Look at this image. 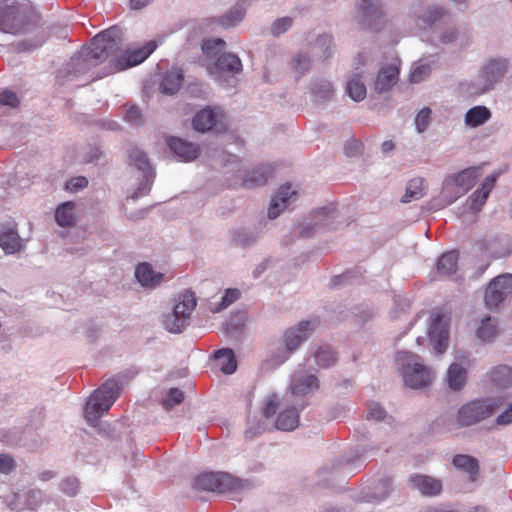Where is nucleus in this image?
<instances>
[{
    "label": "nucleus",
    "instance_id": "412c9836",
    "mask_svg": "<svg viewBox=\"0 0 512 512\" xmlns=\"http://www.w3.org/2000/svg\"><path fill=\"white\" fill-rule=\"evenodd\" d=\"M411 489L419 491L422 496L434 497L442 492V482L429 475L414 473L408 478Z\"/></svg>",
    "mask_w": 512,
    "mask_h": 512
},
{
    "label": "nucleus",
    "instance_id": "58836bf2",
    "mask_svg": "<svg viewBox=\"0 0 512 512\" xmlns=\"http://www.w3.org/2000/svg\"><path fill=\"white\" fill-rule=\"evenodd\" d=\"M334 211L332 205L319 207L310 213L309 218L311 221L319 222L317 227L320 231L330 230L334 222Z\"/></svg>",
    "mask_w": 512,
    "mask_h": 512
},
{
    "label": "nucleus",
    "instance_id": "bb28decb",
    "mask_svg": "<svg viewBox=\"0 0 512 512\" xmlns=\"http://www.w3.org/2000/svg\"><path fill=\"white\" fill-rule=\"evenodd\" d=\"M334 38L328 33L319 34L315 41L310 44L313 57L320 62L329 60L334 54Z\"/></svg>",
    "mask_w": 512,
    "mask_h": 512
},
{
    "label": "nucleus",
    "instance_id": "4c0bfd02",
    "mask_svg": "<svg viewBox=\"0 0 512 512\" xmlns=\"http://www.w3.org/2000/svg\"><path fill=\"white\" fill-rule=\"evenodd\" d=\"M467 382V370L459 363H452L447 370V385L453 391H461Z\"/></svg>",
    "mask_w": 512,
    "mask_h": 512
},
{
    "label": "nucleus",
    "instance_id": "2f4dec72",
    "mask_svg": "<svg viewBox=\"0 0 512 512\" xmlns=\"http://www.w3.org/2000/svg\"><path fill=\"white\" fill-rule=\"evenodd\" d=\"M479 176L478 168L469 167L463 169L457 174L449 176L450 182L459 190L461 193H467L476 183V179Z\"/></svg>",
    "mask_w": 512,
    "mask_h": 512
},
{
    "label": "nucleus",
    "instance_id": "f257e3e1",
    "mask_svg": "<svg viewBox=\"0 0 512 512\" xmlns=\"http://www.w3.org/2000/svg\"><path fill=\"white\" fill-rule=\"evenodd\" d=\"M0 31L13 35L32 34L16 44L18 52H30L48 39L40 13L30 0H0Z\"/></svg>",
    "mask_w": 512,
    "mask_h": 512
},
{
    "label": "nucleus",
    "instance_id": "a211bd4d",
    "mask_svg": "<svg viewBox=\"0 0 512 512\" xmlns=\"http://www.w3.org/2000/svg\"><path fill=\"white\" fill-rule=\"evenodd\" d=\"M157 48L155 40L148 41L143 47L126 50L120 57L113 58L111 62L115 71H123L144 62Z\"/></svg>",
    "mask_w": 512,
    "mask_h": 512
},
{
    "label": "nucleus",
    "instance_id": "052dcab7",
    "mask_svg": "<svg viewBox=\"0 0 512 512\" xmlns=\"http://www.w3.org/2000/svg\"><path fill=\"white\" fill-rule=\"evenodd\" d=\"M184 400V393L179 388H170L162 402L163 408L167 411L171 410L176 405H179Z\"/></svg>",
    "mask_w": 512,
    "mask_h": 512
},
{
    "label": "nucleus",
    "instance_id": "f8f14e48",
    "mask_svg": "<svg viewBox=\"0 0 512 512\" xmlns=\"http://www.w3.org/2000/svg\"><path fill=\"white\" fill-rule=\"evenodd\" d=\"M358 23L363 29L378 31L384 23L382 0H358L356 2Z\"/></svg>",
    "mask_w": 512,
    "mask_h": 512
},
{
    "label": "nucleus",
    "instance_id": "cd10ccee",
    "mask_svg": "<svg viewBox=\"0 0 512 512\" xmlns=\"http://www.w3.org/2000/svg\"><path fill=\"white\" fill-rule=\"evenodd\" d=\"M231 243L237 247L248 249L256 245L259 231L255 227H238L230 230Z\"/></svg>",
    "mask_w": 512,
    "mask_h": 512
},
{
    "label": "nucleus",
    "instance_id": "5701e85b",
    "mask_svg": "<svg viewBox=\"0 0 512 512\" xmlns=\"http://www.w3.org/2000/svg\"><path fill=\"white\" fill-rule=\"evenodd\" d=\"M309 90L313 102L322 105L330 102L335 94L333 84L322 77L312 79L309 84Z\"/></svg>",
    "mask_w": 512,
    "mask_h": 512
},
{
    "label": "nucleus",
    "instance_id": "0eeeda50",
    "mask_svg": "<svg viewBox=\"0 0 512 512\" xmlns=\"http://www.w3.org/2000/svg\"><path fill=\"white\" fill-rule=\"evenodd\" d=\"M196 305L195 293L190 289L184 290L179 294L178 302L174 305L172 313L164 317V328L170 333H182Z\"/></svg>",
    "mask_w": 512,
    "mask_h": 512
},
{
    "label": "nucleus",
    "instance_id": "e433bc0d",
    "mask_svg": "<svg viewBox=\"0 0 512 512\" xmlns=\"http://www.w3.org/2000/svg\"><path fill=\"white\" fill-rule=\"evenodd\" d=\"M184 74L181 69L167 71L160 83L159 90L165 95H174L182 85Z\"/></svg>",
    "mask_w": 512,
    "mask_h": 512
},
{
    "label": "nucleus",
    "instance_id": "4468645a",
    "mask_svg": "<svg viewBox=\"0 0 512 512\" xmlns=\"http://www.w3.org/2000/svg\"><path fill=\"white\" fill-rule=\"evenodd\" d=\"M223 112L219 107L206 106L200 109L192 119V127L199 133L215 131L224 133L226 126L221 122Z\"/></svg>",
    "mask_w": 512,
    "mask_h": 512
},
{
    "label": "nucleus",
    "instance_id": "603ef678",
    "mask_svg": "<svg viewBox=\"0 0 512 512\" xmlns=\"http://www.w3.org/2000/svg\"><path fill=\"white\" fill-rule=\"evenodd\" d=\"M461 190L457 189L451 182L450 179H446L443 184V190L441 193L440 201L442 206H447L454 203L460 196Z\"/></svg>",
    "mask_w": 512,
    "mask_h": 512
},
{
    "label": "nucleus",
    "instance_id": "72a5a7b5",
    "mask_svg": "<svg viewBox=\"0 0 512 512\" xmlns=\"http://www.w3.org/2000/svg\"><path fill=\"white\" fill-rule=\"evenodd\" d=\"M492 117L491 110L484 105H476L468 109L464 115V123L469 128H478Z\"/></svg>",
    "mask_w": 512,
    "mask_h": 512
},
{
    "label": "nucleus",
    "instance_id": "9b49d317",
    "mask_svg": "<svg viewBox=\"0 0 512 512\" xmlns=\"http://www.w3.org/2000/svg\"><path fill=\"white\" fill-rule=\"evenodd\" d=\"M320 386V381L313 374L294 376L289 385V392L284 397L285 402L297 404L300 408L308 406V397Z\"/></svg>",
    "mask_w": 512,
    "mask_h": 512
},
{
    "label": "nucleus",
    "instance_id": "c03bdc74",
    "mask_svg": "<svg viewBox=\"0 0 512 512\" xmlns=\"http://www.w3.org/2000/svg\"><path fill=\"white\" fill-rule=\"evenodd\" d=\"M316 365L319 368H329L337 362V354L329 345L319 346L313 353Z\"/></svg>",
    "mask_w": 512,
    "mask_h": 512
},
{
    "label": "nucleus",
    "instance_id": "ddd939ff",
    "mask_svg": "<svg viewBox=\"0 0 512 512\" xmlns=\"http://www.w3.org/2000/svg\"><path fill=\"white\" fill-rule=\"evenodd\" d=\"M509 67V61L503 57L488 59L480 69L479 78L482 86L479 93L484 94L492 91L503 79Z\"/></svg>",
    "mask_w": 512,
    "mask_h": 512
},
{
    "label": "nucleus",
    "instance_id": "f03ea898",
    "mask_svg": "<svg viewBox=\"0 0 512 512\" xmlns=\"http://www.w3.org/2000/svg\"><path fill=\"white\" fill-rule=\"evenodd\" d=\"M138 373L139 368L132 366L105 381L87 399L84 406L85 419L90 422L96 421L104 412L108 411L121 394L124 386Z\"/></svg>",
    "mask_w": 512,
    "mask_h": 512
},
{
    "label": "nucleus",
    "instance_id": "37998d69",
    "mask_svg": "<svg viewBox=\"0 0 512 512\" xmlns=\"http://www.w3.org/2000/svg\"><path fill=\"white\" fill-rule=\"evenodd\" d=\"M452 464L466 472L470 475V478L473 480L475 476L478 475L479 472V463L478 460L470 455L466 454H458L453 457Z\"/></svg>",
    "mask_w": 512,
    "mask_h": 512
},
{
    "label": "nucleus",
    "instance_id": "338daca9",
    "mask_svg": "<svg viewBox=\"0 0 512 512\" xmlns=\"http://www.w3.org/2000/svg\"><path fill=\"white\" fill-rule=\"evenodd\" d=\"M318 224L319 222L311 221L310 218H308L306 221L296 226V232L303 238H311L316 233L320 232L317 227Z\"/></svg>",
    "mask_w": 512,
    "mask_h": 512
},
{
    "label": "nucleus",
    "instance_id": "0e129e2a",
    "mask_svg": "<svg viewBox=\"0 0 512 512\" xmlns=\"http://www.w3.org/2000/svg\"><path fill=\"white\" fill-rule=\"evenodd\" d=\"M490 194L481 189H476L468 198L469 208L475 212L480 211Z\"/></svg>",
    "mask_w": 512,
    "mask_h": 512
},
{
    "label": "nucleus",
    "instance_id": "e2e57ef3",
    "mask_svg": "<svg viewBox=\"0 0 512 512\" xmlns=\"http://www.w3.org/2000/svg\"><path fill=\"white\" fill-rule=\"evenodd\" d=\"M432 115V109L430 107L422 108L415 117V128L417 132L423 133L427 130Z\"/></svg>",
    "mask_w": 512,
    "mask_h": 512
},
{
    "label": "nucleus",
    "instance_id": "2eb2a0df",
    "mask_svg": "<svg viewBox=\"0 0 512 512\" xmlns=\"http://www.w3.org/2000/svg\"><path fill=\"white\" fill-rule=\"evenodd\" d=\"M92 67L93 63H90L89 59L85 58V56L81 54V50H79L68 62L58 69L56 82L60 85H64L86 74Z\"/></svg>",
    "mask_w": 512,
    "mask_h": 512
},
{
    "label": "nucleus",
    "instance_id": "49530a36",
    "mask_svg": "<svg viewBox=\"0 0 512 512\" xmlns=\"http://www.w3.org/2000/svg\"><path fill=\"white\" fill-rule=\"evenodd\" d=\"M346 94L355 102L365 99L367 90L360 74H354L346 83Z\"/></svg>",
    "mask_w": 512,
    "mask_h": 512
},
{
    "label": "nucleus",
    "instance_id": "c85d7f7f",
    "mask_svg": "<svg viewBox=\"0 0 512 512\" xmlns=\"http://www.w3.org/2000/svg\"><path fill=\"white\" fill-rule=\"evenodd\" d=\"M135 278L145 288H155L164 279V274L154 271L148 262H142L136 266Z\"/></svg>",
    "mask_w": 512,
    "mask_h": 512
},
{
    "label": "nucleus",
    "instance_id": "1a4fd4ad",
    "mask_svg": "<svg viewBox=\"0 0 512 512\" xmlns=\"http://www.w3.org/2000/svg\"><path fill=\"white\" fill-rule=\"evenodd\" d=\"M195 486L205 491L224 493L243 489L246 481L234 478L226 472H205L196 477Z\"/></svg>",
    "mask_w": 512,
    "mask_h": 512
},
{
    "label": "nucleus",
    "instance_id": "6ab92c4d",
    "mask_svg": "<svg viewBox=\"0 0 512 512\" xmlns=\"http://www.w3.org/2000/svg\"><path fill=\"white\" fill-rule=\"evenodd\" d=\"M428 336L433 349L438 354H443L447 350L449 323L443 314L438 313L433 317L428 329Z\"/></svg>",
    "mask_w": 512,
    "mask_h": 512
},
{
    "label": "nucleus",
    "instance_id": "c756f323",
    "mask_svg": "<svg viewBox=\"0 0 512 512\" xmlns=\"http://www.w3.org/2000/svg\"><path fill=\"white\" fill-rule=\"evenodd\" d=\"M400 70L395 65H388L379 70L375 80V91L379 94L389 91L398 81Z\"/></svg>",
    "mask_w": 512,
    "mask_h": 512
},
{
    "label": "nucleus",
    "instance_id": "f704fd0d",
    "mask_svg": "<svg viewBox=\"0 0 512 512\" xmlns=\"http://www.w3.org/2000/svg\"><path fill=\"white\" fill-rule=\"evenodd\" d=\"M127 155L129 164L134 166L142 174L152 172L155 173L154 168L151 165L150 159L147 153L136 145H131L127 149Z\"/></svg>",
    "mask_w": 512,
    "mask_h": 512
},
{
    "label": "nucleus",
    "instance_id": "de8ad7c7",
    "mask_svg": "<svg viewBox=\"0 0 512 512\" xmlns=\"http://www.w3.org/2000/svg\"><path fill=\"white\" fill-rule=\"evenodd\" d=\"M245 321V313L237 311L225 324V333L234 339H240Z\"/></svg>",
    "mask_w": 512,
    "mask_h": 512
},
{
    "label": "nucleus",
    "instance_id": "5fc2aeb1",
    "mask_svg": "<svg viewBox=\"0 0 512 512\" xmlns=\"http://www.w3.org/2000/svg\"><path fill=\"white\" fill-rule=\"evenodd\" d=\"M240 291L237 288H228L224 291V294L221 297L220 302L213 308L211 311L213 313H219L222 310L226 309L229 305L234 303L240 297Z\"/></svg>",
    "mask_w": 512,
    "mask_h": 512
},
{
    "label": "nucleus",
    "instance_id": "3c124183",
    "mask_svg": "<svg viewBox=\"0 0 512 512\" xmlns=\"http://www.w3.org/2000/svg\"><path fill=\"white\" fill-rule=\"evenodd\" d=\"M99 419L100 417L96 421L90 422L87 420V422L90 425L97 427L98 433L107 440L112 442L118 441L120 439V432L117 430L116 425H111L107 422H101Z\"/></svg>",
    "mask_w": 512,
    "mask_h": 512
},
{
    "label": "nucleus",
    "instance_id": "7ed1b4c3",
    "mask_svg": "<svg viewBox=\"0 0 512 512\" xmlns=\"http://www.w3.org/2000/svg\"><path fill=\"white\" fill-rule=\"evenodd\" d=\"M367 446L358 445L344 454L335 457L318 471L319 483L323 486H332L339 476H348L360 471L364 466Z\"/></svg>",
    "mask_w": 512,
    "mask_h": 512
},
{
    "label": "nucleus",
    "instance_id": "09e8293b",
    "mask_svg": "<svg viewBox=\"0 0 512 512\" xmlns=\"http://www.w3.org/2000/svg\"><path fill=\"white\" fill-rule=\"evenodd\" d=\"M425 180L421 177H416L408 181L405 189V194L401 198V202L409 203L413 200H418L423 196V184Z\"/></svg>",
    "mask_w": 512,
    "mask_h": 512
},
{
    "label": "nucleus",
    "instance_id": "6e6d98bb",
    "mask_svg": "<svg viewBox=\"0 0 512 512\" xmlns=\"http://www.w3.org/2000/svg\"><path fill=\"white\" fill-rule=\"evenodd\" d=\"M445 13L446 10L440 6H429L419 16V19L422 20L423 23L432 26L439 21Z\"/></svg>",
    "mask_w": 512,
    "mask_h": 512
},
{
    "label": "nucleus",
    "instance_id": "ea45409f",
    "mask_svg": "<svg viewBox=\"0 0 512 512\" xmlns=\"http://www.w3.org/2000/svg\"><path fill=\"white\" fill-rule=\"evenodd\" d=\"M75 203L65 201L60 203L55 209V221L62 228H69L75 224V216L73 210Z\"/></svg>",
    "mask_w": 512,
    "mask_h": 512
},
{
    "label": "nucleus",
    "instance_id": "4be33fe9",
    "mask_svg": "<svg viewBox=\"0 0 512 512\" xmlns=\"http://www.w3.org/2000/svg\"><path fill=\"white\" fill-rule=\"evenodd\" d=\"M304 408H300L297 404L286 402V407L278 414L275 427L280 431H294L300 424L299 413Z\"/></svg>",
    "mask_w": 512,
    "mask_h": 512
},
{
    "label": "nucleus",
    "instance_id": "473e14b6",
    "mask_svg": "<svg viewBox=\"0 0 512 512\" xmlns=\"http://www.w3.org/2000/svg\"><path fill=\"white\" fill-rule=\"evenodd\" d=\"M247 1L241 0L237 2L227 12L218 17L217 23L225 29L237 26L244 19Z\"/></svg>",
    "mask_w": 512,
    "mask_h": 512
},
{
    "label": "nucleus",
    "instance_id": "6e6552de",
    "mask_svg": "<svg viewBox=\"0 0 512 512\" xmlns=\"http://www.w3.org/2000/svg\"><path fill=\"white\" fill-rule=\"evenodd\" d=\"M501 403L497 399H476L462 405L456 415L459 427H469L493 415Z\"/></svg>",
    "mask_w": 512,
    "mask_h": 512
},
{
    "label": "nucleus",
    "instance_id": "a19ab883",
    "mask_svg": "<svg viewBox=\"0 0 512 512\" xmlns=\"http://www.w3.org/2000/svg\"><path fill=\"white\" fill-rule=\"evenodd\" d=\"M293 354L291 350H287V346L281 344L275 348L269 358L263 362V369L266 371L275 370L284 364Z\"/></svg>",
    "mask_w": 512,
    "mask_h": 512
},
{
    "label": "nucleus",
    "instance_id": "aec40b11",
    "mask_svg": "<svg viewBox=\"0 0 512 512\" xmlns=\"http://www.w3.org/2000/svg\"><path fill=\"white\" fill-rule=\"evenodd\" d=\"M393 491L390 477L380 478L373 486L363 488L356 497L357 502L380 504L385 501Z\"/></svg>",
    "mask_w": 512,
    "mask_h": 512
},
{
    "label": "nucleus",
    "instance_id": "9d476101",
    "mask_svg": "<svg viewBox=\"0 0 512 512\" xmlns=\"http://www.w3.org/2000/svg\"><path fill=\"white\" fill-rule=\"evenodd\" d=\"M512 297V274L504 273L494 277L487 284L484 303L488 310L498 312L501 305Z\"/></svg>",
    "mask_w": 512,
    "mask_h": 512
},
{
    "label": "nucleus",
    "instance_id": "423d86ee",
    "mask_svg": "<svg viewBox=\"0 0 512 512\" xmlns=\"http://www.w3.org/2000/svg\"><path fill=\"white\" fill-rule=\"evenodd\" d=\"M209 75L224 87H235L237 84L236 74L243 70L241 59L237 54L223 52L214 58L208 66Z\"/></svg>",
    "mask_w": 512,
    "mask_h": 512
},
{
    "label": "nucleus",
    "instance_id": "393cba45",
    "mask_svg": "<svg viewBox=\"0 0 512 512\" xmlns=\"http://www.w3.org/2000/svg\"><path fill=\"white\" fill-rule=\"evenodd\" d=\"M0 247L5 254H15L21 250L22 239L18 234L16 224L1 226Z\"/></svg>",
    "mask_w": 512,
    "mask_h": 512
},
{
    "label": "nucleus",
    "instance_id": "39448f33",
    "mask_svg": "<svg viewBox=\"0 0 512 512\" xmlns=\"http://www.w3.org/2000/svg\"><path fill=\"white\" fill-rule=\"evenodd\" d=\"M395 363L406 386L419 389L430 384V370L422 363L421 357L417 354L409 351H398L395 355Z\"/></svg>",
    "mask_w": 512,
    "mask_h": 512
},
{
    "label": "nucleus",
    "instance_id": "bf43d9fd",
    "mask_svg": "<svg viewBox=\"0 0 512 512\" xmlns=\"http://www.w3.org/2000/svg\"><path fill=\"white\" fill-rule=\"evenodd\" d=\"M312 65V58L306 52H299L292 60V67L299 75L308 72Z\"/></svg>",
    "mask_w": 512,
    "mask_h": 512
},
{
    "label": "nucleus",
    "instance_id": "dca6fc26",
    "mask_svg": "<svg viewBox=\"0 0 512 512\" xmlns=\"http://www.w3.org/2000/svg\"><path fill=\"white\" fill-rule=\"evenodd\" d=\"M316 327L317 323L313 320L301 321L283 332L282 344L287 346V350L295 353L308 340Z\"/></svg>",
    "mask_w": 512,
    "mask_h": 512
},
{
    "label": "nucleus",
    "instance_id": "774afa93",
    "mask_svg": "<svg viewBox=\"0 0 512 512\" xmlns=\"http://www.w3.org/2000/svg\"><path fill=\"white\" fill-rule=\"evenodd\" d=\"M293 25L291 17H282L276 19L271 25V34L275 37L287 32Z\"/></svg>",
    "mask_w": 512,
    "mask_h": 512
},
{
    "label": "nucleus",
    "instance_id": "a878e982",
    "mask_svg": "<svg viewBox=\"0 0 512 512\" xmlns=\"http://www.w3.org/2000/svg\"><path fill=\"white\" fill-rule=\"evenodd\" d=\"M296 194L295 191H292V187L290 184H284L280 186L275 195L271 198L267 216L269 219H276L280 213L286 208L290 198L292 195Z\"/></svg>",
    "mask_w": 512,
    "mask_h": 512
},
{
    "label": "nucleus",
    "instance_id": "7c9ffc66",
    "mask_svg": "<svg viewBox=\"0 0 512 512\" xmlns=\"http://www.w3.org/2000/svg\"><path fill=\"white\" fill-rule=\"evenodd\" d=\"M459 252L450 250L443 253L436 261V272L440 277H450L458 270Z\"/></svg>",
    "mask_w": 512,
    "mask_h": 512
},
{
    "label": "nucleus",
    "instance_id": "864d4df0",
    "mask_svg": "<svg viewBox=\"0 0 512 512\" xmlns=\"http://www.w3.org/2000/svg\"><path fill=\"white\" fill-rule=\"evenodd\" d=\"M156 173L148 172L145 174H142V178L138 184V187L134 191V193L131 195V198L133 200H137L145 195H148L151 191L152 185L154 183Z\"/></svg>",
    "mask_w": 512,
    "mask_h": 512
},
{
    "label": "nucleus",
    "instance_id": "79ce46f5",
    "mask_svg": "<svg viewBox=\"0 0 512 512\" xmlns=\"http://www.w3.org/2000/svg\"><path fill=\"white\" fill-rule=\"evenodd\" d=\"M213 359H225L220 367L223 374L231 375L237 370V359L234 351L231 348H222L215 350L212 354Z\"/></svg>",
    "mask_w": 512,
    "mask_h": 512
},
{
    "label": "nucleus",
    "instance_id": "b1692460",
    "mask_svg": "<svg viewBox=\"0 0 512 512\" xmlns=\"http://www.w3.org/2000/svg\"><path fill=\"white\" fill-rule=\"evenodd\" d=\"M274 173V167L271 164H260L248 171L242 181L245 188H254L264 186Z\"/></svg>",
    "mask_w": 512,
    "mask_h": 512
},
{
    "label": "nucleus",
    "instance_id": "c9c22d12",
    "mask_svg": "<svg viewBox=\"0 0 512 512\" xmlns=\"http://www.w3.org/2000/svg\"><path fill=\"white\" fill-rule=\"evenodd\" d=\"M490 383L497 390L508 389L512 386V368L498 365L490 371Z\"/></svg>",
    "mask_w": 512,
    "mask_h": 512
},
{
    "label": "nucleus",
    "instance_id": "f3484780",
    "mask_svg": "<svg viewBox=\"0 0 512 512\" xmlns=\"http://www.w3.org/2000/svg\"><path fill=\"white\" fill-rule=\"evenodd\" d=\"M165 143L169 152L180 162H192L201 154L198 144L178 136H166Z\"/></svg>",
    "mask_w": 512,
    "mask_h": 512
},
{
    "label": "nucleus",
    "instance_id": "8fccbe9b",
    "mask_svg": "<svg viewBox=\"0 0 512 512\" xmlns=\"http://www.w3.org/2000/svg\"><path fill=\"white\" fill-rule=\"evenodd\" d=\"M226 42L222 38H210L204 40L201 49L207 58H216L220 53L225 52Z\"/></svg>",
    "mask_w": 512,
    "mask_h": 512
},
{
    "label": "nucleus",
    "instance_id": "4d7b16f0",
    "mask_svg": "<svg viewBox=\"0 0 512 512\" xmlns=\"http://www.w3.org/2000/svg\"><path fill=\"white\" fill-rule=\"evenodd\" d=\"M266 423L256 417L247 419V428L245 430L246 439L253 440L266 430Z\"/></svg>",
    "mask_w": 512,
    "mask_h": 512
},
{
    "label": "nucleus",
    "instance_id": "680f3d73",
    "mask_svg": "<svg viewBox=\"0 0 512 512\" xmlns=\"http://www.w3.org/2000/svg\"><path fill=\"white\" fill-rule=\"evenodd\" d=\"M124 120L135 127L142 126L144 123V118L141 109L136 105H130L124 113Z\"/></svg>",
    "mask_w": 512,
    "mask_h": 512
},
{
    "label": "nucleus",
    "instance_id": "20e7f679",
    "mask_svg": "<svg viewBox=\"0 0 512 512\" xmlns=\"http://www.w3.org/2000/svg\"><path fill=\"white\" fill-rule=\"evenodd\" d=\"M124 46V32L119 26L110 28L97 33L90 41L88 46H83L81 54L93 63V67L105 61L107 58L115 56Z\"/></svg>",
    "mask_w": 512,
    "mask_h": 512
},
{
    "label": "nucleus",
    "instance_id": "a18cd8bd",
    "mask_svg": "<svg viewBox=\"0 0 512 512\" xmlns=\"http://www.w3.org/2000/svg\"><path fill=\"white\" fill-rule=\"evenodd\" d=\"M497 333V320L496 318L488 315L482 319L481 324L476 331V336L483 342H490L496 337Z\"/></svg>",
    "mask_w": 512,
    "mask_h": 512
},
{
    "label": "nucleus",
    "instance_id": "69168bd1",
    "mask_svg": "<svg viewBox=\"0 0 512 512\" xmlns=\"http://www.w3.org/2000/svg\"><path fill=\"white\" fill-rule=\"evenodd\" d=\"M44 493L40 489H31L25 494V505L34 511L42 504Z\"/></svg>",
    "mask_w": 512,
    "mask_h": 512
},
{
    "label": "nucleus",
    "instance_id": "13d9d810",
    "mask_svg": "<svg viewBox=\"0 0 512 512\" xmlns=\"http://www.w3.org/2000/svg\"><path fill=\"white\" fill-rule=\"evenodd\" d=\"M80 481L74 476L64 478L59 485V489L68 497H75L80 491Z\"/></svg>",
    "mask_w": 512,
    "mask_h": 512
}]
</instances>
